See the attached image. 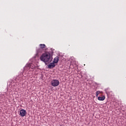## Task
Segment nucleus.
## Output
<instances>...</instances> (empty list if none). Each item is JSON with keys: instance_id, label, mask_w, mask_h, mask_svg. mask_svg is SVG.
<instances>
[{"instance_id": "7", "label": "nucleus", "mask_w": 126, "mask_h": 126, "mask_svg": "<svg viewBox=\"0 0 126 126\" xmlns=\"http://www.w3.org/2000/svg\"><path fill=\"white\" fill-rule=\"evenodd\" d=\"M105 96H98V100H99V101H104L105 100Z\"/></svg>"}, {"instance_id": "9", "label": "nucleus", "mask_w": 126, "mask_h": 126, "mask_svg": "<svg viewBox=\"0 0 126 126\" xmlns=\"http://www.w3.org/2000/svg\"><path fill=\"white\" fill-rule=\"evenodd\" d=\"M40 49H45L46 48V45L40 44L39 45Z\"/></svg>"}, {"instance_id": "5", "label": "nucleus", "mask_w": 126, "mask_h": 126, "mask_svg": "<svg viewBox=\"0 0 126 126\" xmlns=\"http://www.w3.org/2000/svg\"><path fill=\"white\" fill-rule=\"evenodd\" d=\"M56 66V64H55V63L54 62L53 63H50L48 65V68H54Z\"/></svg>"}, {"instance_id": "3", "label": "nucleus", "mask_w": 126, "mask_h": 126, "mask_svg": "<svg viewBox=\"0 0 126 126\" xmlns=\"http://www.w3.org/2000/svg\"><path fill=\"white\" fill-rule=\"evenodd\" d=\"M26 115V110L24 109H22L20 111V116L21 117H25Z\"/></svg>"}, {"instance_id": "11", "label": "nucleus", "mask_w": 126, "mask_h": 126, "mask_svg": "<svg viewBox=\"0 0 126 126\" xmlns=\"http://www.w3.org/2000/svg\"><path fill=\"white\" fill-rule=\"evenodd\" d=\"M39 51H41V49H39L37 50V54H39Z\"/></svg>"}, {"instance_id": "8", "label": "nucleus", "mask_w": 126, "mask_h": 126, "mask_svg": "<svg viewBox=\"0 0 126 126\" xmlns=\"http://www.w3.org/2000/svg\"><path fill=\"white\" fill-rule=\"evenodd\" d=\"M53 63H59V57L57 56L55 58Z\"/></svg>"}, {"instance_id": "10", "label": "nucleus", "mask_w": 126, "mask_h": 126, "mask_svg": "<svg viewBox=\"0 0 126 126\" xmlns=\"http://www.w3.org/2000/svg\"><path fill=\"white\" fill-rule=\"evenodd\" d=\"M102 93H103L102 92H100V91H97L96 92V97H98V94H102Z\"/></svg>"}, {"instance_id": "6", "label": "nucleus", "mask_w": 126, "mask_h": 126, "mask_svg": "<svg viewBox=\"0 0 126 126\" xmlns=\"http://www.w3.org/2000/svg\"><path fill=\"white\" fill-rule=\"evenodd\" d=\"M27 67H28L29 68H32V69H33V68H35V65L32 63V64H28Z\"/></svg>"}, {"instance_id": "1", "label": "nucleus", "mask_w": 126, "mask_h": 126, "mask_svg": "<svg viewBox=\"0 0 126 126\" xmlns=\"http://www.w3.org/2000/svg\"><path fill=\"white\" fill-rule=\"evenodd\" d=\"M40 60L45 63H49L53 61V57L51 56V53L45 52L42 54L40 57Z\"/></svg>"}, {"instance_id": "2", "label": "nucleus", "mask_w": 126, "mask_h": 126, "mask_svg": "<svg viewBox=\"0 0 126 126\" xmlns=\"http://www.w3.org/2000/svg\"><path fill=\"white\" fill-rule=\"evenodd\" d=\"M51 85L54 87L59 86L60 85V81L58 80H53L51 81Z\"/></svg>"}, {"instance_id": "4", "label": "nucleus", "mask_w": 126, "mask_h": 126, "mask_svg": "<svg viewBox=\"0 0 126 126\" xmlns=\"http://www.w3.org/2000/svg\"><path fill=\"white\" fill-rule=\"evenodd\" d=\"M5 96L4 94H1L0 95V101H1L0 103H3L4 101H5Z\"/></svg>"}]
</instances>
